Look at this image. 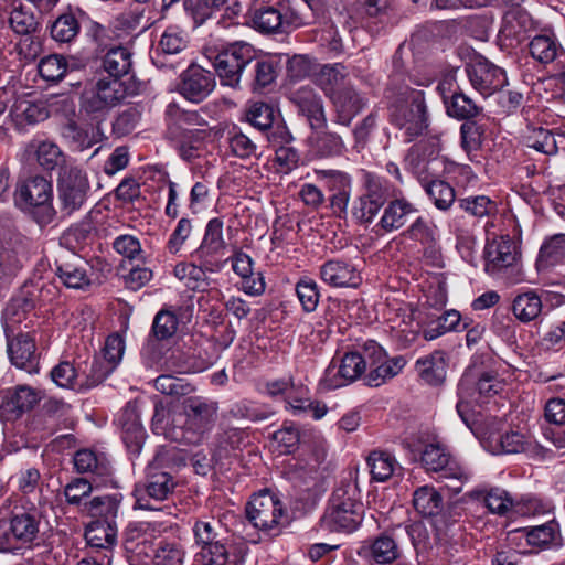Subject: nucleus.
<instances>
[{
    "label": "nucleus",
    "instance_id": "36",
    "mask_svg": "<svg viewBox=\"0 0 565 565\" xmlns=\"http://www.w3.org/2000/svg\"><path fill=\"white\" fill-rule=\"evenodd\" d=\"M348 77L349 70L342 63L326 64L316 74V84L330 99L342 90L343 87H349L347 85Z\"/></svg>",
    "mask_w": 565,
    "mask_h": 565
},
{
    "label": "nucleus",
    "instance_id": "38",
    "mask_svg": "<svg viewBox=\"0 0 565 565\" xmlns=\"http://www.w3.org/2000/svg\"><path fill=\"white\" fill-rule=\"evenodd\" d=\"M527 544L541 550L562 545L561 525L553 516L545 523L527 526Z\"/></svg>",
    "mask_w": 565,
    "mask_h": 565
},
{
    "label": "nucleus",
    "instance_id": "39",
    "mask_svg": "<svg viewBox=\"0 0 565 565\" xmlns=\"http://www.w3.org/2000/svg\"><path fill=\"white\" fill-rule=\"evenodd\" d=\"M50 377L61 388L83 393L81 362L61 361L50 371Z\"/></svg>",
    "mask_w": 565,
    "mask_h": 565
},
{
    "label": "nucleus",
    "instance_id": "47",
    "mask_svg": "<svg viewBox=\"0 0 565 565\" xmlns=\"http://www.w3.org/2000/svg\"><path fill=\"white\" fill-rule=\"evenodd\" d=\"M468 408V404L460 399L456 409L461 419L470 427L473 435L478 438L481 446L490 454H494V438H493V429H492V420H487L483 418H476L472 424L468 423L466 417V409Z\"/></svg>",
    "mask_w": 565,
    "mask_h": 565
},
{
    "label": "nucleus",
    "instance_id": "60",
    "mask_svg": "<svg viewBox=\"0 0 565 565\" xmlns=\"http://www.w3.org/2000/svg\"><path fill=\"white\" fill-rule=\"evenodd\" d=\"M61 136L79 150L88 149L96 142L89 130L81 127L76 120L62 122Z\"/></svg>",
    "mask_w": 565,
    "mask_h": 565
},
{
    "label": "nucleus",
    "instance_id": "21",
    "mask_svg": "<svg viewBox=\"0 0 565 565\" xmlns=\"http://www.w3.org/2000/svg\"><path fill=\"white\" fill-rule=\"evenodd\" d=\"M321 280L332 288H358L362 284L359 265L351 259L332 258L319 268Z\"/></svg>",
    "mask_w": 565,
    "mask_h": 565
},
{
    "label": "nucleus",
    "instance_id": "24",
    "mask_svg": "<svg viewBox=\"0 0 565 565\" xmlns=\"http://www.w3.org/2000/svg\"><path fill=\"white\" fill-rule=\"evenodd\" d=\"M330 102L334 110L333 122L344 127H349L367 105V99L352 86L343 87Z\"/></svg>",
    "mask_w": 565,
    "mask_h": 565
},
{
    "label": "nucleus",
    "instance_id": "49",
    "mask_svg": "<svg viewBox=\"0 0 565 565\" xmlns=\"http://www.w3.org/2000/svg\"><path fill=\"white\" fill-rule=\"evenodd\" d=\"M402 529L409 537L417 556L430 551L440 540L438 533L431 536L425 523L420 521L402 524Z\"/></svg>",
    "mask_w": 565,
    "mask_h": 565
},
{
    "label": "nucleus",
    "instance_id": "50",
    "mask_svg": "<svg viewBox=\"0 0 565 565\" xmlns=\"http://www.w3.org/2000/svg\"><path fill=\"white\" fill-rule=\"evenodd\" d=\"M404 236L433 248L438 241V227L428 217L418 216L404 232Z\"/></svg>",
    "mask_w": 565,
    "mask_h": 565
},
{
    "label": "nucleus",
    "instance_id": "31",
    "mask_svg": "<svg viewBox=\"0 0 565 565\" xmlns=\"http://www.w3.org/2000/svg\"><path fill=\"white\" fill-rule=\"evenodd\" d=\"M529 52L532 58L542 65L559 61L565 56V49L554 33L537 34L532 38Z\"/></svg>",
    "mask_w": 565,
    "mask_h": 565
},
{
    "label": "nucleus",
    "instance_id": "17",
    "mask_svg": "<svg viewBox=\"0 0 565 565\" xmlns=\"http://www.w3.org/2000/svg\"><path fill=\"white\" fill-rule=\"evenodd\" d=\"M397 530H402V524L391 526L377 536L364 541L358 550V555L379 565L393 564L402 555L399 545L394 537Z\"/></svg>",
    "mask_w": 565,
    "mask_h": 565
},
{
    "label": "nucleus",
    "instance_id": "58",
    "mask_svg": "<svg viewBox=\"0 0 565 565\" xmlns=\"http://www.w3.org/2000/svg\"><path fill=\"white\" fill-rule=\"evenodd\" d=\"M447 114L459 120H468L478 115V106L465 94L454 93L450 99L444 97Z\"/></svg>",
    "mask_w": 565,
    "mask_h": 565
},
{
    "label": "nucleus",
    "instance_id": "15",
    "mask_svg": "<svg viewBox=\"0 0 565 565\" xmlns=\"http://www.w3.org/2000/svg\"><path fill=\"white\" fill-rule=\"evenodd\" d=\"M215 86V75L211 71L191 64L180 74L177 92L186 100L199 104L211 95Z\"/></svg>",
    "mask_w": 565,
    "mask_h": 565
},
{
    "label": "nucleus",
    "instance_id": "9",
    "mask_svg": "<svg viewBox=\"0 0 565 565\" xmlns=\"http://www.w3.org/2000/svg\"><path fill=\"white\" fill-rule=\"evenodd\" d=\"M60 212L71 216L87 201L90 184L86 171L77 163L64 166L56 180Z\"/></svg>",
    "mask_w": 565,
    "mask_h": 565
},
{
    "label": "nucleus",
    "instance_id": "7",
    "mask_svg": "<svg viewBox=\"0 0 565 565\" xmlns=\"http://www.w3.org/2000/svg\"><path fill=\"white\" fill-rule=\"evenodd\" d=\"M52 201V182L43 175L28 178L14 191L15 204L22 210L32 211L40 224H47L53 220L55 210Z\"/></svg>",
    "mask_w": 565,
    "mask_h": 565
},
{
    "label": "nucleus",
    "instance_id": "33",
    "mask_svg": "<svg viewBox=\"0 0 565 565\" xmlns=\"http://www.w3.org/2000/svg\"><path fill=\"white\" fill-rule=\"evenodd\" d=\"M121 503V494H107L94 497L84 504V510L95 522H103L106 525L117 526V518Z\"/></svg>",
    "mask_w": 565,
    "mask_h": 565
},
{
    "label": "nucleus",
    "instance_id": "61",
    "mask_svg": "<svg viewBox=\"0 0 565 565\" xmlns=\"http://www.w3.org/2000/svg\"><path fill=\"white\" fill-rule=\"evenodd\" d=\"M230 413L235 418L248 419L250 422H262L270 418L274 415V412L270 409V407L248 399L235 403L231 407Z\"/></svg>",
    "mask_w": 565,
    "mask_h": 565
},
{
    "label": "nucleus",
    "instance_id": "13",
    "mask_svg": "<svg viewBox=\"0 0 565 565\" xmlns=\"http://www.w3.org/2000/svg\"><path fill=\"white\" fill-rule=\"evenodd\" d=\"M224 222L220 217L211 218L204 231L200 246L194 250L193 257L203 264L210 274L220 273L226 265V242L223 236Z\"/></svg>",
    "mask_w": 565,
    "mask_h": 565
},
{
    "label": "nucleus",
    "instance_id": "45",
    "mask_svg": "<svg viewBox=\"0 0 565 565\" xmlns=\"http://www.w3.org/2000/svg\"><path fill=\"white\" fill-rule=\"evenodd\" d=\"M56 275L67 288L84 289L90 285L86 265L82 262H63L57 264Z\"/></svg>",
    "mask_w": 565,
    "mask_h": 565
},
{
    "label": "nucleus",
    "instance_id": "27",
    "mask_svg": "<svg viewBox=\"0 0 565 565\" xmlns=\"http://www.w3.org/2000/svg\"><path fill=\"white\" fill-rule=\"evenodd\" d=\"M475 385V402L480 405H487L493 397L494 373L492 370L478 372L469 369L462 375L458 384V393L460 397L468 391L470 385Z\"/></svg>",
    "mask_w": 565,
    "mask_h": 565
},
{
    "label": "nucleus",
    "instance_id": "62",
    "mask_svg": "<svg viewBox=\"0 0 565 565\" xmlns=\"http://www.w3.org/2000/svg\"><path fill=\"white\" fill-rule=\"evenodd\" d=\"M228 143L232 153L241 159L258 157V145L255 138L244 134L239 129L233 128L230 131Z\"/></svg>",
    "mask_w": 565,
    "mask_h": 565
},
{
    "label": "nucleus",
    "instance_id": "30",
    "mask_svg": "<svg viewBox=\"0 0 565 565\" xmlns=\"http://www.w3.org/2000/svg\"><path fill=\"white\" fill-rule=\"evenodd\" d=\"M74 468L78 473H92L104 481L111 475L113 468L108 457L103 452H96L92 449H79L75 452Z\"/></svg>",
    "mask_w": 565,
    "mask_h": 565
},
{
    "label": "nucleus",
    "instance_id": "10",
    "mask_svg": "<svg viewBox=\"0 0 565 565\" xmlns=\"http://www.w3.org/2000/svg\"><path fill=\"white\" fill-rule=\"evenodd\" d=\"M43 282L26 281L10 299L2 312L4 332H15L24 324L30 328L36 317L35 307L42 300Z\"/></svg>",
    "mask_w": 565,
    "mask_h": 565
},
{
    "label": "nucleus",
    "instance_id": "3",
    "mask_svg": "<svg viewBox=\"0 0 565 565\" xmlns=\"http://www.w3.org/2000/svg\"><path fill=\"white\" fill-rule=\"evenodd\" d=\"M128 95L129 88L125 81L99 78L82 93L79 113L99 130L100 124L107 119L111 109L118 106Z\"/></svg>",
    "mask_w": 565,
    "mask_h": 565
},
{
    "label": "nucleus",
    "instance_id": "55",
    "mask_svg": "<svg viewBox=\"0 0 565 565\" xmlns=\"http://www.w3.org/2000/svg\"><path fill=\"white\" fill-rule=\"evenodd\" d=\"M179 324L173 311L161 309L153 318L150 334L158 341H168L177 334Z\"/></svg>",
    "mask_w": 565,
    "mask_h": 565
},
{
    "label": "nucleus",
    "instance_id": "19",
    "mask_svg": "<svg viewBox=\"0 0 565 565\" xmlns=\"http://www.w3.org/2000/svg\"><path fill=\"white\" fill-rule=\"evenodd\" d=\"M7 351L11 363L25 372H39V355L36 353L33 332H6Z\"/></svg>",
    "mask_w": 565,
    "mask_h": 565
},
{
    "label": "nucleus",
    "instance_id": "48",
    "mask_svg": "<svg viewBox=\"0 0 565 565\" xmlns=\"http://www.w3.org/2000/svg\"><path fill=\"white\" fill-rule=\"evenodd\" d=\"M114 370L115 367L97 356L90 363L81 362L83 393L98 386Z\"/></svg>",
    "mask_w": 565,
    "mask_h": 565
},
{
    "label": "nucleus",
    "instance_id": "16",
    "mask_svg": "<svg viewBox=\"0 0 565 565\" xmlns=\"http://www.w3.org/2000/svg\"><path fill=\"white\" fill-rule=\"evenodd\" d=\"M288 99L303 116L312 130L327 128V115L322 97L310 85L290 88Z\"/></svg>",
    "mask_w": 565,
    "mask_h": 565
},
{
    "label": "nucleus",
    "instance_id": "20",
    "mask_svg": "<svg viewBox=\"0 0 565 565\" xmlns=\"http://www.w3.org/2000/svg\"><path fill=\"white\" fill-rule=\"evenodd\" d=\"M531 26L532 20L530 14L520 8V6H514L502 17L501 25L497 34V45H499L501 50L515 49L524 40Z\"/></svg>",
    "mask_w": 565,
    "mask_h": 565
},
{
    "label": "nucleus",
    "instance_id": "37",
    "mask_svg": "<svg viewBox=\"0 0 565 565\" xmlns=\"http://www.w3.org/2000/svg\"><path fill=\"white\" fill-rule=\"evenodd\" d=\"M413 505L423 516L433 518V526L439 531V522L443 519V516H439L443 498L433 487L424 486L418 488L414 492Z\"/></svg>",
    "mask_w": 565,
    "mask_h": 565
},
{
    "label": "nucleus",
    "instance_id": "22",
    "mask_svg": "<svg viewBox=\"0 0 565 565\" xmlns=\"http://www.w3.org/2000/svg\"><path fill=\"white\" fill-rule=\"evenodd\" d=\"M41 399L39 391L29 385H17L0 393V409L7 419H18Z\"/></svg>",
    "mask_w": 565,
    "mask_h": 565
},
{
    "label": "nucleus",
    "instance_id": "34",
    "mask_svg": "<svg viewBox=\"0 0 565 565\" xmlns=\"http://www.w3.org/2000/svg\"><path fill=\"white\" fill-rule=\"evenodd\" d=\"M118 526L106 525L103 522H92L85 531V540L90 553L96 555L107 553L111 556V547L117 542Z\"/></svg>",
    "mask_w": 565,
    "mask_h": 565
},
{
    "label": "nucleus",
    "instance_id": "25",
    "mask_svg": "<svg viewBox=\"0 0 565 565\" xmlns=\"http://www.w3.org/2000/svg\"><path fill=\"white\" fill-rule=\"evenodd\" d=\"M14 550L31 545L40 532V518L36 512H13L8 520Z\"/></svg>",
    "mask_w": 565,
    "mask_h": 565
},
{
    "label": "nucleus",
    "instance_id": "14",
    "mask_svg": "<svg viewBox=\"0 0 565 565\" xmlns=\"http://www.w3.org/2000/svg\"><path fill=\"white\" fill-rule=\"evenodd\" d=\"M497 279L507 285H515L525 279L521 260V234L516 226L512 236L501 235L497 244Z\"/></svg>",
    "mask_w": 565,
    "mask_h": 565
},
{
    "label": "nucleus",
    "instance_id": "46",
    "mask_svg": "<svg viewBox=\"0 0 565 565\" xmlns=\"http://www.w3.org/2000/svg\"><path fill=\"white\" fill-rule=\"evenodd\" d=\"M207 273L200 263H179L173 269L174 276L192 290H205L210 286Z\"/></svg>",
    "mask_w": 565,
    "mask_h": 565
},
{
    "label": "nucleus",
    "instance_id": "28",
    "mask_svg": "<svg viewBox=\"0 0 565 565\" xmlns=\"http://www.w3.org/2000/svg\"><path fill=\"white\" fill-rule=\"evenodd\" d=\"M186 46L188 40L184 33L174 28H168L163 32L159 45L151 57L152 62L159 68H174L171 57L180 54Z\"/></svg>",
    "mask_w": 565,
    "mask_h": 565
},
{
    "label": "nucleus",
    "instance_id": "44",
    "mask_svg": "<svg viewBox=\"0 0 565 565\" xmlns=\"http://www.w3.org/2000/svg\"><path fill=\"white\" fill-rule=\"evenodd\" d=\"M102 65L109 75L107 78L124 81L132 65L131 53L122 46L113 47L104 56Z\"/></svg>",
    "mask_w": 565,
    "mask_h": 565
},
{
    "label": "nucleus",
    "instance_id": "54",
    "mask_svg": "<svg viewBox=\"0 0 565 565\" xmlns=\"http://www.w3.org/2000/svg\"><path fill=\"white\" fill-rule=\"evenodd\" d=\"M512 309L520 321L530 322L540 316L542 299L536 292L527 291L515 297Z\"/></svg>",
    "mask_w": 565,
    "mask_h": 565
},
{
    "label": "nucleus",
    "instance_id": "53",
    "mask_svg": "<svg viewBox=\"0 0 565 565\" xmlns=\"http://www.w3.org/2000/svg\"><path fill=\"white\" fill-rule=\"evenodd\" d=\"M367 463L372 479L377 482L388 480L398 468L396 459L385 451H372L367 458Z\"/></svg>",
    "mask_w": 565,
    "mask_h": 565
},
{
    "label": "nucleus",
    "instance_id": "40",
    "mask_svg": "<svg viewBox=\"0 0 565 565\" xmlns=\"http://www.w3.org/2000/svg\"><path fill=\"white\" fill-rule=\"evenodd\" d=\"M40 15L41 13L32 9L30 3L17 0L13 3L9 22L17 34L28 35L36 31Z\"/></svg>",
    "mask_w": 565,
    "mask_h": 565
},
{
    "label": "nucleus",
    "instance_id": "11",
    "mask_svg": "<svg viewBox=\"0 0 565 565\" xmlns=\"http://www.w3.org/2000/svg\"><path fill=\"white\" fill-rule=\"evenodd\" d=\"M192 531L195 544L200 547L198 555L202 565H226L228 551L222 522L214 518L196 520Z\"/></svg>",
    "mask_w": 565,
    "mask_h": 565
},
{
    "label": "nucleus",
    "instance_id": "43",
    "mask_svg": "<svg viewBox=\"0 0 565 565\" xmlns=\"http://www.w3.org/2000/svg\"><path fill=\"white\" fill-rule=\"evenodd\" d=\"M420 184L438 210L447 211L451 207L456 200V193L448 182L439 179H422Z\"/></svg>",
    "mask_w": 565,
    "mask_h": 565
},
{
    "label": "nucleus",
    "instance_id": "12",
    "mask_svg": "<svg viewBox=\"0 0 565 565\" xmlns=\"http://www.w3.org/2000/svg\"><path fill=\"white\" fill-rule=\"evenodd\" d=\"M248 521L264 532L276 531L288 523L286 509L280 499L269 490L255 494L246 505Z\"/></svg>",
    "mask_w": 565,
    "mask_h": 565
},
{
    "label": "nucleus",
    "instance_id": "5",
    "mask_svg": "<svg viewBox=\"0 0 565 565\" xmlns=\"http://www.w3.org/2000/svg\"><path fill=\"white\" fill-rule=\"evenodd\" d=\"M301 23V15L289 0L260 2L249 11L248 24L264 34L284 33L288 28H297Z\"/></svg>",
    "mask_w": 565,
    "mask_h": 565
},
{
    "label": "nucleus",
    "instance_id": "6",
    "mask_svg": "<svg viewBox=\"0 0 565 565\" xmlns=\"http://www.w3.org/2000/svg\"><path fill=\"white\" fill-rule=\"evenodd\" d=\"M354 492V490H352ZM363 505L350 493V489L333 491L329 505L320 520L323 530L330 532H353L362 522Z\"/></svg>",
    "mask_w": 565,
    "mask_h": 565
},
{
    "label": "nucleus",
    "instance_id": "8",
    "mask_svg": "<svg viewBox=\"0 0 565 565\" xmlns=\"http://www.w3.org/2000/svg\"><path fill=\"white\" fill-rule=\"evenodd\" d=\"M256 50L244 41L227 44L211 57L223 86L238 88L244 70L254 62Z\"/></svg>",
    "mask_w": 565,
    "mask_h": 565
},
{
    "label": "nucleus",
    "instance_id": "59",
    "mask_svg": "<svg viewBox=\"0 0 565 565\" xmlns=\"http://www.w3.org/2000/svg\"><path fill=\"white\" fill-rule=\"evenodd\" d=\"M175 426L170 409L161 402L154 403L153 415L151 419V429L156 435H162L172 441V434L180 429Z\"/></svg>",
    "mask_w": 565,
    "mask_h": 565
},
{
    "label": "nucleus",
    "instance_id": "26",
    "mask_svg": "<svg viewBox=\"0 0 565 565\" xmlns=\"http://www.w3.org/2000/svg\"><path fill=\"white\" fill-rule=\"evenodd\" d=\"M154 527L149 522H130L124 533V547L127 553L149 556L153 551Z\"/></svg>",
    "mask_w": 565,
    "mask_h": 565
},
{
    "label": "nucleus",
    "instance_id": "41",
    "mask_svg": "<svg viewBox=\"0 0 565 565\" xmlns=\"http://www.w3.org/2000/svg\"><path fill=\"white\" fill-rule=\"evenodd\" d=\"M318 129L312 138L311 150L318 158H333L343 154L345 143L342 137L329 130Z\"/></svg>",
    "mask_w": 565,
    "mask_h": 565
},
{
    "label": "nucleus",
    "instance_id": "29",
    "mask_svg": "<svg viewBox=\"0 0 565 565\" xmlns=\"http://www.w3.org/2000/svg\"><path fill=\"white\" fill-rule=\"evenodd\" d=\"M416 212V206L405 198H394L384 207L376 226L384 232L399 230L406 224L408 217Z\"/></svg>",
    "mask_w": 565,
    "mask_h": 565
},
{
    "label": "nucleus",
    "instance_id": "64",
    "mask_svg": "<svg viewBox=\"0 0 565 565\" xmlns=\"http://www.w3.org/2000/svg\"><path fill=\"white\" fill-rule=\"evenodd\" d=\"M38 70L43 79L58 82L67 72V62L63 55L51 54L40 60Z\"/></svg>",
    "mask_w": 565,
    "mask_h": 565
},
{
    "label": "nucleus",
    "instance_id": "2",
    "mask_svg": "<svg viewBox=\"0 0 565 565\" xmlns=\"http://www.w3.org/2000/svg\"><path fill=\"white\" fill-rule=\"evenodd\" d=\"M398 95L388 107L390 122L403 131L405 141L411 142L429 126L425 95L423 90L408 86L399 88Z\"/></svg>",
    "mask_w": 565,
    "mask_h": 565
},
{
    "label": "nucleus",
    "instance_id": "35",
    "mask_svg": "<svg viewBox=\"0 0 565 565\" xmlns=\"http://www.w3.org/2000/svg\"><path fill=\"white\" fill-rule=\"evenodd\" d=\"M419 377L429 385H439L446 379V353L436 350L428 355L419 358L415 363Z\"/></svg>",
    "mask_w": 565,
    "mask_h": 565
},
{
    "label": "nucleus",
    "instance_id": "1",
    "mask_svg": "<svg viewBox=\"0 0 565 565\" xmlns=\"http://www.w3.org/2000/svg\"><path fill=\"white\" fill-rule=\"evenodd\" d=\"M178 450L174 447H161L145 470L143 484L135 489L136 509L159 510L157 503L172 495L177 481L169 468L175 463Z\"/></svg>",
    "mask_w": 565,
    "mask_h": 565
},
{
    "label": "nucleus",
    "instance_id": "57",
    "mask_svg": "<svg viewBox=\"0 0 565 565\" xmlns=\"http://www.w3.org/2000/svg\"><path fill=\"white\" fill-rule=\"evenodd\" d=\"M79 32V23L73 12L62 13L51 25V36L60 43L72 42Z\"/></svg>",
    "mask_w": 565,
    "mask_h": 565
},
{
    "label": "nucleus",
    "instance_id": "63",
    "mask_svg": "<svg viewBox=\"0 0 565 565\" xmlns=\"http://www.w3.org/2000/svg\"><path fill=\"white\" fill-rule=\"evenodd\" d=\"M246 120L253 127L265 131L271 128L275 120V110L271 105L264 102H256L249 105L246 110Z\"/></svg>",
    "mask_w": 565,
    "mask_h": 565
},
{
    "label": "nucleus",
    "instance_id": "52",
    "mask_svg": "<svg viewBox=\"0 0 565 565\" xmlns=\"http://www.w3.org/2000/svg\"><path fill=\"white\" fill-rule=\"evenodd\" d=\"M420 461L427 471L437 472L441 476L445 470L457 461L439 444L427 445L420 457Z\"/></svg>",
    "mask_w": 565,
    "mask_h": 565
},
{
    "label": "nucleus",
    "instance_id": "42",
    "mask_svg": "<svg viewBox=\"0 0 565 565\" xmlns=\"http://www.w3.org/2000/svg\"><path fill=\"white\" fill-rule=\"evenodd\" d=\"M382 210L385 203L393 196L390 182L372 172H364L362 179V193Z\"/></svg>",
    "mask_w": 565,
    "mask_h": 565
},
{
    "label": "nucleus",
    "instance_id": "23",
    "mask_svg": "<svg viewBox=\"0 0 565 565\" xmlns=\"http://www.w3.org/2000/svg\"><path fill=\"white\" fill-rule=\"evenodd\" d=\"M117 422L126 446L134 451H139L146 438V430L141 423L140 403L137 399L129 401L121 409Z\"/></svg>",
    "mask_w": 565,
    "mask_h": 565
},
{
    "label": "nucleus",
    "instance_id": "32",
    "mask_svg": "<svg viewBox=\"0 0 565 565\" xmlns=\"http://www.w3.org/2000/svg\"><path fill=\"white\" fill-rule=\"evenodd\" d=\"M29 149L33 151L38 164L44 171H52L58 168L63 170L64 166L76 163L70 159L62 149L52 141H38L29 145Z\"/></svg>",
    "mask_w": 565,
    "mask_h": 565
},
{
    "label": "nucleus",
    "instance_id": "56",
    "mask_svg": "<svg viewBox=\"0 0 565 565\" xmlns=\"http://www.w3.org/2000/svg\"><path fill=\"white\" fill-rule=\"evenodd\" d=\"M461 316L457 310H447L437 319L430 320L423 330V337L427 341L435 340L443 334L457 330Z\"/></svg>",
    "mask_w": 565,
    "mask_h": 565
},
{
    "label": "nucleus",
    "instance_id": "51",
    "mask_svg": "<svg viewBox=\"0 0 565 565\" xmlns=\"http://www.w3.org/2000/svg\"><path fill=\"white\" fill-rule=\"evenodd\" d=\"M405 365L406 361L403 356L385 358L384 361H381L370 369L366 375V384L372 387H377L385 383V381L396 376Z\"/></svg>",
    "mask_w": 565,
    "mask_h": 565
},
{
    "label": "nucleus",
    "instance_id": "18",
    "mask_svg": "<svg viewBox=\"0 0 565 565\" xmlns=\"http://www.w3.org/2000/svg\"><path fill=\"white\" fill-rule=\"evenodd\" d=\"M364 372V362L358 351H349L339 359L334 356L331 360L323 382L328 388L337 390L355 382Z\"/></svg>",
    "mask_w": 565,
    "mask_h": 565
},
{
    "label": "nucleus",
    "instance_id": "4",
    "mask_svg": "<svg viewBox=\"0 0 565 565\" xmlns=\"http://www.w3.org/2000/svg\"><path fill=\"white\" fill-rule=\"evenodd\" d=\"M185 423L172 434V441L199 445L217 420L218 403L203 396L188 397L183 403Z\"/></svg>",
    "mask_w": 565,
    "mask_h": 565
}]
</instances>
